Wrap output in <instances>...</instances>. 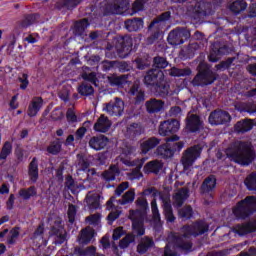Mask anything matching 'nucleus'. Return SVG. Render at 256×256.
Here are the masks:
<instances>
[{"instance_id":"obj_1","label":"nucleus","mask_w":256,"mask_h":256,"mask_svg":"<svg viewBox=\"0 0 256 256\" xmlns=\"http://www.w3.org/2000/svg\"><path fill=\"white\" fill-rule=\"evenodd\" d=\"M226 155L234 163L247 167L255 161V149L249 141L236 140L226 149Z\"/></svg>"},{"instance_id":"obj_2","label":"nucleus","mask_w":256,"mask_h":256,"mask_svg":"<svg viewBox=\"0 0 256 256\" xmlns=\"http://www.w3.org/2000/svg\"><path fill=\"white\" fill-rule=\"evenodd\" d=\"M207 231H209V225L205 222H196L191 226H184L181 229L182 235L174 236L175 247L180 251H191L193 249L191 236L197 237L207 233Z\"/></svg>"},{"instance_id":"obj_3","label":"nucleus","mask_w":256,"mask_h":256,"mask_svg":"<svg viewBox=\"0 0 256 256\" xmlns=\"http://www.w3.org/2000/svg\"><path fill=\"white\" fill-rule=\"evenodd\" d=\"M135 203H136L137 209L130 210L128 218L132 221L133 233L141 237L145 235L144 221H145V217H147V210L149 209V203L147 202V198L145 197L137 198Z\"/></svg>"},{"instance_id":"obj_4","label":"nucleus","mask_w":256,"mask_h":256,"mask_svg":"<svg viewBox=\"0 0 256 256\" xmlns=\"http://www.w3.org/2000/svg\"><path fill=\"white\" fill-rule=\"evenodd\" d=\"M175 141H179V136L172 135L171 137L166 138V144L160 145L156 149L157 155L163 159H169L173 157L175 151H181V149L185 147V143Z\"/></svg>"},{"instance_id":"obj_5","label":"nucleus","mask_w":256,"mask_h":256,"mask_svg":"<svg viewBox=\"0 0 256 256\" xmlns=\"http://www.w3.org/2000/svg\"><path fill=\"white\" fill-rule=\"evenodd\" d=\"M256 211V196H247L237 203L233 208V213L237 219H247L249 215Z\"/></svg>"},{"instance_id":"obj_6","label":"nucleus","mask_w":256,"mask_h":256,"mask_svg":"<svg viewBox=\"0 0 256 256\" xmlns=\"http://www.w3.org/2000/svg\"><path fill=\"white\" fill-rule=\"evenodd\" d=\"M191 37V32L189 29L184 27H177L171 30L168 34L167 41L169 45L177 46L183 45Z\"/></svg>"},{"instance_id":"obj_7","label":"nucleus","mask_w":256,"mask_h":256,"mask_svg":"<svg viewBox=\"0 0 256 256\" xmlns=\"http://www.w3.org/2000/svg\"><path fill=\"white\" fill-rule=\"evenodd\" d=\"M127 9H129L127 0H107L104 15H123Z\"/></svg>"},{"instance_id":"obj_8","label":"nucleus","mask_w":256,"mask_h":256,"mask_svg":"<svg viewBox=\"0 0 256 256\" xmlns=\"http://www.w3.org/2000/svg\"><path fill=\"white\" fill-rule=\"evenodd\" d=\"M202 151L203 148H201L199 145H194L185 150L181 159V163L185 170L193 167V163H195V161L201 157Z\"/></svg>"},{"instance_id":"obj_9","label":"nucleus","mask_w":256,"mask_h":256,"mask_svg":"<svg viewBox=\"0 0 256 256\" xmlns=\"http://www.w3.org/2000/svg\"><path fill=\"white\" fill-rule=\"evenodd\" d=\"M103 111L110 117H121L125 111V102L119 97H115L108 103L103 104Z\"/></svg>"},{"instance_id":"obj_10","label":"nucleus","mask_w":256,"mask_h":256,"mask_svg":"<svg viewBox=\"0 0 256 256\" xmlns=\"http://www.w3.org/2000/svg\"><path fill=\"white\" fill-rule=\"evenodd\" d=\"M171 19V12H164L156 17L148 26V31L153 30L152 36L150 39L155 41V39H159V35H161V27L165 21H169Z\"/></svg>"},{"instance_id":"obj_11","label":"nucleus","mask_w":256,"mask_h":256,"mask_svg":"<svg viewBox=\"0 0 256 256\" xmlns=\"http://www.w3.org/2000/svg\"><path fill=\"white\" fill-rule=\"evenodd\" d=\"M216 79V74L211 70L199 71V73L192 80V85L194 87H203L205 85L215 83Z\"/></svg>"},{"instance_id":"obj_12","label":"nucleus","mask_w":256,"mask_h":256,"mask_svg":"<svg viewBox=\"0 0 256 256\" xmlns=\"http://www.w3.org/2000/svg\"><path fill=\"white\" fill-rule=\"evenodd\" d=\"M165 82V73L161 69H150L144 76V83L148 87L156 88L157 85H161Z\"/></svg>"},{"instance_id":"obj_13","label":"nucleus","mask_w":256,"mask_h":256,"mask_svg":"<svg viewBox=\"0 0 256 256\" xmlns=\"http://www.w3.org/2000/svg\"><path fill=\"white\" fill-rule=\"evenodd\" d=\"M159 197L162 201L165 219L169 221V223H173L175 221V215L173 214V206H171V194L168 192H160Z\"/></svg>"},{"instance_id":"obj_14","label":"nucleus","mask_w":256,"mask_h":256,"mask_svg":"<svg viewBox=\"0 0 256 256\" xmlns=\"http://www.w3.org/2000/svg\"><path fill=\"white\" fill-rule=\"evenodd\" d=\"M210 125H225L231 121V114L223 110H214L208 118Z\"/></svg>"},{"instance_id":"obj_15","label":"nucleus","mask_w":256,"mask_h":256,"mask_svg":"<svg viewBox=\"0 0 256 256\" xmlns=\"http://www.w3.org/2000/svg\"><path fill=\"white\" fill-rule=\"evenodd\" d=\"M180 124L177 120H167L161 122L159 125L158 133L162 137H169L179 131Z\"/></svg>"},{"instance_id":"obj_16","label":"nucleus","mask_w":256,"mask_h":256,"mask_svg":"<svg viewBox=\"0 0 256 256\" xmlns=\"http://www.w3.org/2000/svg\"><path fill=\"white\" fill-rule=\"evenodd\" d=\"M133 39L130 36H124L117 40L116 50L120 57H127L131 53Z\"/></svg>"},{"instance_id":"obj_17","label":"nucleus","mask_w":256,"mask_h":256,"mask_svg":"<svg viewBox=\"0 0 256 256\" xmlns=\"http://www.w3.org/2000/svg\"><path fill=\"white\" fill-rule=\"evenodd\" d=\"M154 89L160 97H173V95H179L180 91L177 85H169L165 78L164 82L158 84Z\"/></svg>"},{"instance_id":"obj_18","label":"nucleus","mask_w":256,"mask_h":256,"mask_svg":"<svg viewBox=\"0 0 256 256\" xmlns=\"http://www.w3.org/2000/svg\"><path fill=\"white\" fill-rule=\"evenodd\" d=\"M51 237L54 240L55 245H62L67 240V231L61 225V220L55 222V225L51 229Z\"/></svg>"},{"instance_id":"obj_19","label":"nucleus","mask_w":256,"mask_h":256,"mask_svg":"<svg viewBox=\"0 0 256 256\" xmlns=\"http://www.w3.org/2000/svg\"><path fill=\"white\" fill-rule=\"evenodd\" d=\"M186 129L190 133H200L203 129V121L197 114H188L186 117Z\"/></svg>"},{"instance_id":"obj_20","label":"nucleus","mask_w":256,"mask_h":256,"mask_svg":"<svg viewBox=\"0 0 256 256\" xmlns=\"http://www.w3.org/2000/svg\"><path fill=\"white\" fill-rule=\"evenodd\" d=\"M160 143H161V139L157 137L142 139L139 141V149L142 155H147L149 151H152V149H155V147H157Z\"/></svg>"},{"instance_id":"obj_21","label":"nucleus","mask_w":256,"mask_h":256,"mask_svg":"<svg viewBox=\"0 0 256 256\" xmlns=\"http://www.w3.org/2000/svg\"><path fill=\"white\" fill-rule=\"evenodd\" d=\"M111 125H113V123L109 120V117L102 114L94 124V131L97 133H107V131L111 129Z\"/></svg>"},{"instance_id":"obj_22","label":"nucleus","mask_w":256,"mask_h":256,"mask_svg":"<svg viewBox=\"0 0 256 256\" xmlns=\"http://www.w3.org/2000/svg\"><path fill=\"white\" fill-rule=\"evenodd\" d=\"M145 107L147 113L154 115L155 113H161V110L165 107V102L157 98H152L145 102Z\"/></svg>"},{"instance_id":"obj_23","label":"nucleus","mask_w":256,"mask_h":256,"mask_svg":"<svg viewBox=\"0 0 256 256\" xmlns=\"http://www.w3.org/2000/svg\"><path fill=\"white\" fill-rule=\"evenodd\" d=\"M107 143H109V138L105 135H98L93 136L89 142L88 145L91 147V149H94L95 151H101V149H105L107 147Z\"/></svg>"},{"instance_id":"obj_24","label":"nucleus","mask_w":256,"mask_h":256,"mask_svg":"<svg viewBox=\"0 0 256 256\" xmlns=\"http://www.w3.org/2000/svg\"><path fill=\"white\" fill-rule=\"evenodd\" d=\"M189 199V189L181 188L173 196L174 207H183V203Z\"/></svg>"},{"instance_id":"obj_25","label":"nucleus","mask_w":256,"mask_h":256,"mask_svg":"<svg viewBox=\"0 0 256 256\" xmlns=\"http://www.w3.org/2000/svg\"><path fill=\"white\" fill-rule=\"evenodd\" d=\"M238 235H247L249 233H255L256 231V220H251L245 224H239L235 227Z\"/></svg>"},{"instance_id":"obj_26","label":"nucleus","mask_w":256,"mask_h":256,"mask_svg":"<svg viewBox=\"0 0 256 256\" xmlns=\"http://www.w3.org/2000/svg\"><path fill=\"white\" fill-rule=\"evenodd\" d=\"M43 107V98L34 97L28 107V116L35 117Z\"/></svg>"},{"instance_id":"obj_27","label":"nucleus","mask_w":256,"mask_h":256,"mask_svg":"<svg viewBox=\"0 0 256 256\" xmlns=\"http://www.w3.org/2000/svg\"><path fill=\"white\" fill-rule=\"evenodd\" d=\"M153 245H155L153 239L145 236L140 240L137 246V251L140 255H145V253H147L151 249V247H153Z\"/></svg>"},{"instance_id":"obj_28","label":"nucleus","mask_w":256,"mask_h":256,"mask_svg":"<svg viewBox=\"0 0 256 256\" xmlns=\"http://www.w3.org/2000/svg\"><path fill=\"white\" fill-rule=\"evenodd\" d=\"M163 169V163L159 160H152L144 166V173H153L159 175V172Z\"/></svg>"},{"instance_id":"obj_29","label":"nucleus","mask_w":256,"mask_h":256,"mask_svg":"<svg viewBox=\"0 0 256 256\" xmlns=\"http://www.w3.org/2000/svg\"><path fill=\"white\" fill-rule=\"evenodd\" d=\"M28 175L32 183H37V179H39V163L37 162V158H33L30 162L28 167Z\"/></svg>"},{"instance_id":"obj_30","label":"nucleus","mask_w":256,"mask_h":256,"mask_svg":"<svg viewBox=\"0 0 256 256\" xmlns=\"http://www.w3.org/2000/svg\"><path fill=\"white\" fill-rule=\"evenodd\" d=\"M95 235V230L91 227H87L81 230L80 235L78 237L79 243L87 245V243H91V239Z\"/></svg>"},{"instance_id":"obj_31","label":"nucleus","mask_w":256,"mask_h":256,"mask_svg":"<svg viewBox=\"0 0 256 256\" xmlns=\"http://www.w3.org/2000/svg\"><path fill=\"white\" fill-rule=\"evenodd\" d=\"M234 129L237 133H247L253 129V120H241L235 124Z\"/></svg>"},{"instance_id":"obj_32","label":"nucleus","mask_w":256,"mask_h":256,"mask_svg":"<svg viewBox=\"0 0 256 256\" xmlns=\"http://www.w3.org/2000/svg\"><path fill=\"white\" fill-rule=\"evenodd\" d=\"M35 21H37V15L35 14L25 15L21 21L17 22L16 29H20L21 31H23V29H27V27H31V25H33Z\"/></svg>"},{"instance_id":"obj_33","label":"nucleus","mask_w":256,"mask_h":256,"mask_svg":"<svg viewBox=\"0 0 256 256\" xmlns=\"http://www.w3.org/2000/svg\"><path fill=\"white\" fill-rule=\"evenodd\" d=\"M115 196H112L106 204V209H108V211H111V213L108 215V221H111V223H113V221H115L116 219H119V215H121V211L119 210H113L115 205L113 203H115Z\"/></svg>"},{"instance_id":"obj_34","label":"nucleus","mask_w":256,"mask_h":256,"mask_svg":"<svg viewBox=\"0 0 256 256\" xmlns=\"http://www.w3.org/2000/svg\"><path fill=\"white\" fill-rule=\"evenodd\" d=\"M77 5H81V0H59L56 2L55 7L56 9H68L71 11L72 9H75Z\"/></svg>"},{"instance_id":"obj_35","label":"nucleus","mask_w":256,"mask_h":256,"mask_svg":"<svg viewBox=\"0 0 256 256\" xmlns=\"http://www.w3.org/2000/svg\"><path fill=\"white\" fill-rule=\"evenodd\" d=\"M217 185V178L214 175L208 176L202 183L201 191L202 193H210L213 191Z\"/></svg>"},{"instance_id":"obj_36","label":"nucleus","mask_w":256,"mask_h":256,"mask_svg":"<svg viewBox=\"0 0 256 256\" xmlns=\"http://www.w3.org/2000/svg\"><path fill=\"white\" fill-rule=\"evenodd\" d=\"M194 11L200 17H205L208 13H211V3L205 1L197 2L194 6Z\"/></svg>"},{"instance_id":"obj_37","label":"nucleus","mask_w":256,"mask_h":256,"mask_svg":"<svg viewBox=\"0 0 256 256\" xmlns=\"http://www.w3.org/2000/svg\"><path fill=\"white\" fill-rule=\"evenodd\" d=\"M127 31H139L143 29V19L141 18H134L132 20H126L124 23Z\"/></svg>"},{"instance_id":"obj_38","label":"nucleus","mask_w":256,"mask_h":256,"mask_svg":"<svg viewBox=\"0 0 256 256\" xmlns=\"http://www.w3.org/2000/svg\"><path fill=\"white\" fill-rule=\"evenodd\" d=\"M129 94L134 97L136 103L145 101V92H143L139 84H133L130 88Z\"/></svg>"},{"instance_id":"obj_39","label":"nucleus","mask_w":256,"mask_h":256,"mask_svg":"<svg viewBox=\"0 0 256 256\" xmlns=\"http://www.w3.org/2000/svg\"><path fill=\"white\" fill-rule=\"evenodd\" d=\"M121 172L119 171V167L117 165H111L108 170H105L102 173V178L104 181H115V177H118V175Z\"/></svg>"},{"instance_id":"obj_40","label":"nucleus","mask_w":256,"mask_h":256,"mask_svg":"<svg viewBox=\"0 0 256 256\" xmlns=\"http://www.w3.org/2000/svg\"><path fill=\"white\" fill-rule=\"evenodd\" d=\"M227 53V46H222L220 48H213L208 56L209 61L212 63H217L221 59L222 55Z\"/></svg>"},{"instance_id":"obj_41","label":"nucleus","mask_w":256,"mask_h":256,"mask_svg":"<svg viewBox=\"0 0 256 256\" xmlns=\"http://www.w3.org/2000/svg\"><path fill=\"white\" fill-rule=\"evenodd\" d=\"M247 9V2L245 0H236L230 4V11L234 15H239Z\"/></svg>"},{"instance_id":"obj_42","label":"nucleus","mask_w":256,"mask_h":256,"mask_svg":"<svg viewBox=\"0 0 256 256\" xmlns=\"http://www.w3.org/2000/svg\"><path fill=\"white\" fill-rule=\"evenodd\" d=\"M77 91L79 95H82V97H91L95 93V89L88 82H83L80 86H78Z\"/></svg>"},{"instance_id":"obj_43","label":"nucleus","mask_w":256,"mask_h":256,"mask_svg":"<svg viewBox=\"0 0 256 256\" xmlns=\"http://www.w3.org/2000/svg\"><path fill=\"white\" fill-rule=\"evenodd\" d=\"M74 253L79 256H105L103 254H95L97 253V248H95V246H89L86 249L75 248Z\"/></svg>"},{"instance_id":"obj_44","label":"nucleus","mask_w":256,"mask_h":256,"mask_svg":"<svg viewBox=\"0 0 256 256\" xmlns=\"http://www.w3.org/2000/svg\"><path fill=\"white\" fill-rule=\"evenodd\" d=\"M168 73L170 77H187L191 75V68L181 69L177 67H172L168 70Z\"/></svg>"},{"instance_id":"obj_45","label":"nucleus","mask_w":256,"mask_h":256,"mask_svg":"<svg viewBox=\"0 0 256 256\" xmlns=\"http://www.w3.org/2000/svg\"><path fill=\"white\" fill-rule=\"evenodd\" d=\"M108 83L111 85V87H119L124 85V83H127V75H110L108 76Z\"/></svg>"},{"instance_id":"obj_46","label":"nucleus","mask_w":256,"mask_h":256,"mask_svg":"<svg viewBox=\"0 0 256 256\" xmlns=\"http://www.w3.org/2000/svg\"><path fill=\"white\" fill-rule=\"evenodd\" d=\"M85 201L89 209H99V194L88 193Z\"/></svg>"},{"instance_id":"obj_47","label":"nucleus","mask_w":256,"mask_h":256,"mask_svg":"<svg viewBox=\"0 0 256 256\" xmlns=\"http://www.w3.org/2000/svg\"><path fill=\"white\" fill-rule=\"evenodd\" d=\"M89 27V20L86 18L77 21L74 25V33L75 35H84L85 34V29Z\"/></svg>"},{"instance_id":"obj_48","label":"nucleus","mask_w":256,"mask_h":256,"mask_svg":"<svg viewBox=\"0 0 256 256\" xmlns=\"http://www.w3.org/2000/svg\"><path fill=\"white\" fill-rule=\"evenodd\" d=\"M135 201V189L128 190L121 199L117 201L119 205H128V203H133Z\"/></svg>"},{"instance_id":"obj_49","label":"nucleus","mask_w":256,"mask_h":256,"mask_svg":"<svg viewBox=\"0 0 256 256\" xmlns=\"http://www.w3.org/2000/svg\"><path fill=\"white\" fill-rule=\"evenodd\" d=\"M244 185L248 191H256V172H251L246 176Z\"/></svg>"},{"instance_id":"obj_50","label":"nucleus","mask_w":256,"mask_h":256,"mask_svg":"<svg viewBox=\"0 0 256 256\" xmlns=\"http://www.w3.org/2000/svg\"><path fill=\"white\" fill-rule=\"evenodd\" d=\"M65 187L74 195L79 191V189H81V185L75 182V180H73V176L70 175L66 177Z\"/></svg>"},{"instance_id":"obj_51","label":"nucleus","mask_w":256,"mask_h":256,"mask_svg":"<svg viewBox=\"0 0 256 256\" xmlns=\"http://www.w3.org/2000/svg\"><path fill=\"white\" fill-rule=\"evenodd\" d=\"M11 153H13V145L6 141L0 151V161H5Z\"/></svg>"},{"instance_id":"obj_52","label":"nucleus","mask_w":256,"mask_h":256,"mask_svg":"<svg viewBox=\"0 0 256 256\" xmlns=\"http://www.w3.org/2000/svg\"><path fill=\"white\" fill-rule=\"evenodd\" d=\"M61 147V140L56 139L50 143V145L47 147V151L50 153V155H59V153H61Z\"/></svg>"},{"instance_id":"obj_53","label":"nucleus","mask_w":256,"mask_h":256,"mask_svg":"<svg viewBox=\"0 0 256 256\" xmlns=\"http://www.w3.org/2000/svg\"><path fill=\"white\" fill-rule=\"evenodd\" d=\"M238 111H240V113H249V115H255L256 104L252 102L241 104Z\"/></svg>"},{"instance_id":"obj_54","label":"nucleus","mask_w":256,"mask_h":256,"mask_svg":"<svg viewBox=\"0 0 256 256\" xmlns=\"http://www.w3.org/2000/svg\"><path fill=\"white\" fill-rule=\"evenodd\" d=\"M19 195L20 197H22V199H31V197H35V195H37V189L35 188V186H31L28 189H20Z\"/></svg>"},{"instance_id":"obj_55","label":"nucleus","mask_w":256,"mask_h":256,"mask_svg":"<svg viewBox=\"0 0 256 256\" xmlns=\"http://www.w3.org/2000/svg\"><path fill=\"white\" fill-rule=\"evenodd\" d=\"M77 159V168L79 169V171H87L90 165L89 159L81 154L77 155Z\"/></svg>"},{"instance_id":"obj_56","label":"nucleus","mask_w":256,"mask_h":256,"mask_svg":"<svg viewBox=\"0 0 256 256\" xmlns=\"http://www.w3.org/2000/svg\"><path fill=\"white\" fill-rule=\"evenodd\" d=\"M131 243H135V235L127 234L124 238H122L119 242L120 249H127Z\"/></svg>"},{"instance_id":"obj_57","label":"nucleus","mask_w":256,"mask_h":256,"mask_svg":"<svg viewBox=\"0 0 256 256\" xmlns=\"http://www.w3.org/2000/svg\"><path fill=\"white\" fill-rule=\"evenodd\" d=\"M178 215L181 219H191L193 217V208L191 206H184L179 209Z\"/></svg>"},{"instance_id":"obj_58","label":"nucleus","mask_w":256,"mask_h":256,"mask_svg":"<svg viewBox=\"0 0 256 256\" xmlns=\"http://www.w3.org/2000/svg\"><path fill=\"white\" fill-rule=\"evenodd\" d=\"M21 229L19 227H14L10 230V237L7 238L8 245H15L17 243V239H19V231Z\"/></svg>"},{"instance_id":"obj_59","label":"nucleus","mask_w":256,"mask_h":256,"mask_svg":"<svg viewBox=\"0 0 256 256\" xmlns=\"http://www.w3.org/2000/svg\"><path fill=\"white\" fill-rule=\"evenodd\" d=\"M142 132L143 129L141 128V125L137 123H133L127 128V133L132 135V137H137V135H141Z\"/></svg>"},{"instance_id":"obj_60","label":"nucleus","mask_w":256,"mask_h":256,"mask_svg":"<svg viewBox=\"0 0 256 256\" xmlns=\"http://www.w3.org/2000/svg\"><path fill=\"white\" fill-rule=\"evenodd\" d=\"M169 65V62L164 57H154V67L157 69H165Z\"/></svg>"},{"instance_id":"obj_61","label":"nucleus","mask_w":256,"mask_h":256,"mask_svg":"<svg viewBox=\"0 0 256 256\" xmlns=\"http://www.w3.org/2000/svg\"><path fill=\"white\" fill-rule=\"evenodd\" d=\"M151 210L153 214V219L155 221H161V214L159 213V208L157 207V199L151 201Z\"/></svg>"},{"instance_id":"obj_62","label":"nucleus","mask_w":256,"mask_h":256,"mask_svg":"<svg viewBox=\"0 0 256 256\" xmlns=\"http://www.w3.org/2000/svg\"><path fill=\"white\" fill-rule=\"evenodd\" d=\"M145 7V1L144 0H136L132 4V13L131 15H135V13H139V11H143Z\"/></svg>"},{"instance_id":"obj_63","label":"nucleus","mask_w":256,"mask_h":256,"mask_svg":"<svg viewBox=\"0 0 256 256\" xmlns=\"http://www.w3.org/2000/svg\"><path fill=\"white\" fill-rule=\"evenodd\" d=\"M77 215V207L73 204L68 206V220L69 223H75V216Z\"/></svg>"},{"instance_id":"obj_64","label":"nucleus","mask_w":256,"mask_h":256,"mask_svg":"<svg viewBox=\"0 0 256 256\" xmlns=\"http://www.w3.org/2000/svg\"><path fill=\"white\" fill-rule=\"evenodd\" d=\"M86 221L89 223V225H99V221H101V214H92L86 217Z\"/></svg>"}]
</instances>
